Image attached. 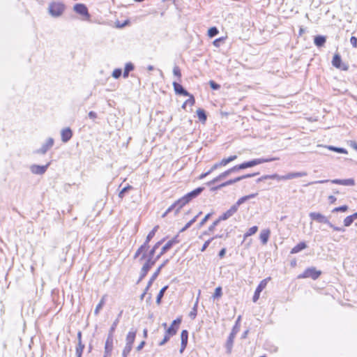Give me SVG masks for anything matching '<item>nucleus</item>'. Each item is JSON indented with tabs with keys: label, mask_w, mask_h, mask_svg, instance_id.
Segmentation results:
<instances>
[{
	"label": "nucleus",
	"mask_w": 357,
	"mask_h": 357,
	"mask_svg": "<svg viewBox=\"0 0 357 357\" xmlns=\"http://www.w3.org/2000/svg\"><path fill=\"white\" fill-rule=\"evenodd\" d=\"M236 333H237V331H236L235 328H234L232 329V331L230 333L229 336L228 337V339L227 340V344H226V347H227L228 353H230L231 351V348H232L233 343H234V340Z\"/></svg>",
	"instance_id": "18"
},
{
	"label": "nucleus",
	"mask_w": 357,
	"mask_h": 357,
	"mask_svg": "<svg viewBox=\"0 0 357 357\" xmlns=\"http://www.w3.org/2000/svg\"><path fill=\"white\" fill-rule=\"evenodd\" d=\"M350 43L354 47H357V38L355 36H351L350 38Z\"/></svg>",
	"instance_id": "59"
},
{
	"label": "nucleus",
	"mask_w": 357,
	"mask_h": 357,
	"mask_svg": "<svg viewBox=\"0 0 357 357\" xmlns=\"http://www.w3.org/2000/svg\"><path fill=\"white\" fill-rule=\"evenodd\" d=\"M309 216L312 220H315L318 222L325 223L327 224L328 225L330 224V221L328 220V219L320 213L311 212L309 214Z\"/></svg>",
	"instance_id": "8"
},
{
	"label": "nucleus",
	"mask_w": 357,
	"mask_h": 357,
	"mask_svg": "<svg viewBox=\"0 0 357 357\" xmlns=\"http://www.w3.org/2000/svg\"><path fill=\"white\" fill-rule=\"evenodd\" d=\"M222 287H218L215 288V292L213 294L212 297L213 299L219 298L222 296Z\"/></svg>",
	"instance_id": "41"
},
{
	"label": "nucleus",
	"mask_w": 357,
	"mask_h": 357,
	"mask_svg": "<svg viewBox=\"0 0 357 357\" xmlns=\"http://www.w3.org/2000/svg\"><path fill=\"white\" fill-rule=\"evenodd\" d=\"M275 160H276V159L273 158H257V159H254L252 160L248 161L247 162H248V167H254L255 165H260V164H262V163H264V162H271V161H273Z\"/></svg>",
	"instance_id": "14"
},
{
	"label": "nucleus",
	"mask_w": 357,
	"mask_h": 357,
	"mask_svg": "<svg viewBox=\"0 0 357 357\" xmlns=\"http://www.w3.org/2000/svg\"><path fill=\"white\" fill-rule=\"evenodd\" d=\"M214 239V238H211L210 239H208V241H206L202 248H201V252H204L206 250V249L208 248V246L209 245L210 243Z\"/></svg>",
	"instance_id": "55"
},
{
	"label": "nucleus",
	"mask_w": 357,
	"mask_h": 357,
	"mask_svg": "<svg viewBox=\"0 0 357 357\" xmlns=\"http://www.w3.org/2000/svg\"><path fill=\"white\" fill-rule=\"evenodd\" d=\"M73 9L77 13H78L82 16H85L86 17H89V16H90L87 7L83 3L75 4L74 6Z\"/></svg>",
	"instance_id": "12"
},
{
	"label": "nucleus",
	"mask_w": 357,
	"mask_h": 357,
	"mask_svg": "<svg viewBox=\"0 0 357 357\" xmlns=\"http://www.w3.org/2000/svg\"><path fill=\"white\" fill-rule=\"evenodd\" d=\"M249 199V197H241L236 204H234V206H236V208L238 209V207L240 205H241L243 203H244L245 201Z\"/></svg>",
	"instance_id": "47"
},
{
	"label": "nucleus",
	"mask_w": 357,
	"mask_h": 357,
	"mask_svg": "<svg viewBox=\"0 0 357 357\" xmlns=\"http://www.w3.org/2000/svg\"><path fill=\"white\" fill-rule=\"evenodd\" d=\"M64 8L65 6L62 3L52 2L49 4L48 13L52 17H58L63 14Z\"/></svg>",
	"instance_id": "1"
},
{
	"label": "nucleus",
	"mask_w": 357,
	"mask_h": 357,
	"mask_svg": "<svg viewBox=\"0 0 357 357\" xmlns=\"http://www.w3.org/2000/svg\"><path fill=\"white\" fill-rule=\"evenodd\" d=\"M168 262V259L165 260L158 268L157 270L153 273L152 276L151 277L149 284L151 285L153 281L157 278L158 275L160 274L161 269L166 265V264Z\"/></svg>",
	"instance_id": "23"
},
{
	"label": "nucleus",
	"mask_w": 357,
	"mask_h": 357,
	"mask_svg": "<svg viewBox=\"0 0 357 357\" xmlns=\"http://www.w3.org/2000/svg\"><path fill=\"white\" fill-rule=\"evenodd\" d=\"M258 230V227L257 226H253L250 227L247 232L244 234V239L248 238V236H250L253 234H255Z\"/></svg>",
	"instance_id": "34"
},
{
	"label": "nucleus",
	"mask_w": 357,
	"mask_h": 357,
	"mask_svg": "<svg viewBox=\"0 0 357 357\" xmlns=\"http://www.w3.org/2000/svg\"><path fill=\"white\" fill-rule=\"evenodd\" d=\"M209 84L210 86L214 90H218L220 87V86L218 84L215 83L214 81L212 80L209 82Z\"/></svg>",
	"instance_id": "57"
},
{
	"label": "nucleus",
	"mask_w": 357,
	"mask_h": 357,
	"mask_svg": "<svg viewBox=\"0 0 357 357\" xmlns=\"http://www.w3.org/2000/svg\"><path fill=\"white\" fill-rule=\"evenodd\" d=\"M168 287L167 286H165L164 287H162L160 291H159L157 297H156V303L158 305L160 304L161 303V299L164 296V294L165 292V291L167 289Z\"/></svg>",
	"instance_id": "33"
},
{
	"label": "nucleus",
	"mask_w": 357,
	"mask_h": 357,
	"mask_svg": "<svg viewBox=\"0 0 357 357\" xmlns=\"http://www.w3.org/2000/svg\"><path fill=\"white\" fill-rule=\"evenodd\" d=\"M136 335V331H130L127 336H126V345L131 346L132 347V344L135 341Z\"/></svg>",
	"instance_id": "26"
},
{
	"label": "nucleus",
	"mask_w": 357,
	"mask_h": 357,
	"mask_svg": "<svg viewBox=\"0 0 357 357\" xmlns=\"http://www.w3.org/2000/svg\"><path fill=\"white\" fill-rule=\"evenodd\" d=\"M170 337L167 336V335H165V337L163 340L159 342L160 346L164 345L166 342H167L169 340Z\"/></svg>",
	"instance_id": "62"
},
{
	"label": "nucleus",
	"mask_w": 357,
	"mask_h": 357,
	"mask_svg": "<svg viewBox=\"0 0 357 357\" xmlns=\"http://www.w3.org/2000/svg\"><path fill=\"white\" fill-rule=\"evenodd\" d=\"M119 322V317L117 319H116V320L113 322V324H112V326L110 327V329L109 331V334H111V335L113 337V334L116 330V328L118 325Z\"/></svg>",
	"instance_id": "44"
},
{
	"label": "nucleus",
	"mask_w": 357,
	"mask_h": 357,
	"mask_svg": "<svg viewBox=\"0 0 357 357\" xmlns=\"http://www.w3.org/2000/svg\"><path fill=\"white\" fill-rule=\"evenodd\" d=\"M203 190L204 188L199 187L195 189L194 190L187 193L183 197L185 199L184 201L187 202L188 203L190 202L192 199L197 197L199 195H200Z\"/></svg>",
	"instance_id": "10"
},
{
	"label": "nucleus",
	"mask_w": 357,
	"mask_h": 357,
	"mask_svg": "<svg viewBox=\"0 0 357 357\" xmlns=\"http://www.w3.org/2000/svg\"><path fill=\"white\" fill-rule=\"evenodd\" d=\"M148 248L145 247V245H142L136 251L134 258H137L140 255H142L139 258V261L141 262L142 260L145 259L147 255Z\"/></svg>",
	"instance_id": "17"
},
{
	"label": "nucleus",
	"mask_w": 357,
	"mask_h": 357,
	"mask_svg": "<svg viewBox=\"0 0 357 357\" xmlns=\"http://www.w3.org/2000/svg\"><path fill=\"white\" fill-rule=\"evenodd\" d=\"M84 349V344H83L82 342H78L77 346L76 347L77 357L82 356Z\"/></svg>",
	"instance_id": "37"
},
{
	"label": "nucleus",
	"mask_w": 357,
	"mask_h": 357,
	"mask_svg": "<svg viewBox=\"0 0 357 357\" xmlns=\"http://www.w3.org/2000/svg\"><path fill=\"white\" fill-rule=\"evenodd\" d=\"M321 271H317L314 268L306 269L303 274L298 275V278H310L315 280L319 277Z\"/></svg>",
	"instance_id": "3"
},
{
	"label": "nucleus",
	"mask_w": 357,
	"mask_h": 357,
	"mask_svg": "<svg viewBox=\"0 0 357 357\" xmlns=\"http://www.w3.org/2000/svg\"><path fill=\"white\" fill-rule=\"evenodd\" d=\"M271 231L268 229H263L259 235V238L263 245H266L268 241Z\"/></svg>",
	"instance_id": "21"
},
{
	"label": "nucleus",
	"mask_w": 357,
	"mask_h": 357,
	"mask_svg": "<svg viewBox=\"0 0 357 357\" xmlns=\"http://www.w3.org/2000/svg\"><path fill=\"white\" fill-rule=\"evenodd\" d=\"M318 146L324 147L330 151H335V152H337L339 153H344V154L348 153L347 149H345L344 148L336 147V146H331V145L330 146L318 145Z\"/></svg>",
	"instance_id": "24"
},
{
	"label": "nucleus",
	"mask_w": 357,
	"mask_h": 357,
	"mask_svg": "<svg viewBox=\"0 0 357 357\" xmlns=\"http://www.w3.org/2000/svg\"><path fill=\"white\" fill-rule=\"evenodd\" d=\"M211 216V213H208L207 215H206L205 217L199 223L198 227L199 228L202 227L206 222V221L210 218Z\"/></svg>",
	"instance_id": "52"
},
{
	"label": "nucleus",
	"mask_w": 357,
	"mask_h": 357,
	"mask_svg": "<svg viewBox=\"0 0 357 357\" xmlns=\"http://www.w3.org/2000/svg\"><path fill=\"white\" fill-rule=\"evenodd\" d=\"M173 73L175 76L178 77V79H180L181 77V70L178 66H175L173 68Z\"/></svg>",
	"instance_id": "51"
},
{
	"label": "nucleus",
	"mask_w": 357,
	"mask_h": 357,
	"mask_svg": "<svg viewBox=\"0 0 357 357\" xmlns=\"http://www.w3.org/2000/svg\"><path fill=\"white\" fill-rule=\"evenodd\" d=\"M188 340V332L187 330H183L181 332V343H183V344H187Z\"/></svg>",
	"instance_id": "35"
},
{
	"label": "nucleus",
	"mask_w": 357,
	"mask_h": 357,
	"mask_svg": "<svg viewBox=\"0 0 357 357\" xmlns=\"http://www.w3.org/2000/svg\"><path fill=\"white\" fill-rule=\"evenodd\" d=\"M146 260L144 265L142 266V268L145 269L146 271H149L151 268L155 264V262L158 261L155 257L153 258L150 256L146 255Z\"/></svg>",
	"instance_id": "20"
},
{
	"label": "nucleus",
	"mask_w": 357,
	"mask_h": 357,
	"mask_svg": "<svg viewBox=\"0 0 357 357\" xmlns=\"http://www.w3.org/2000/svg\"><path fill=\"white\" fill-rule=\"evenodd\" d=\"M231 173V172H230V169H229L228 170L222 172L219 176H218L217 177L214 178L212 181L208 182V185L214 184V183H217L218 181H219L223 179L224 178L227 177V176H229Z\"/></svg>",
	"instance_id": "25"
},
{
	"label": "nucleus",
	"mask_w": 357,
	"mask_h": 357,
	"mask_svg": "<svg viewBox=\"0 0 357 357\" xmlns=\"http://www.w3.org/2000/svg\"><path fill=\"white\" fill-rule=\"evenodd\" d=\"M189 96V98L187 100H185V102L183 103V105L182 106L183 108H185L186 105H192L195 103V98H194L193 96L190 94V96Z\"/></svg>",
	"instance_id": "46"
},
{
	"label": "nucleus",
	"mask_w": 357,
	"mask_h": 357,
	"mask_svg": "<svg viewBox=\"0 0 357 357\" xmlns=\"http://www.w3.org/2000/svg\"><path fill=\"white\" fill-rule=\"evenodd\" d=\"M353 222H354V220H353L351 215H349L344 218V225L345 227H349L352 224Z\"/></svg>",
	"instance_id": "49"
},
{
	"label": "nucleus",
	"mask_w": 357,
	"mask_h": 357,
	"mask_svg": "<svg viewBox=\"0 0 357 357\" xmlns=\"http://www.w3.org/2000/svg\"><path fill=\"white\" fill-rule=\"evenodd\" d=\"M224 40H225V38H224L223 37L216 38V39L213 42V45L215 47H220V43H222Z\"/></svg>",
	"instance_id": "54"
},
{
	"label": "nucleus",
	"mask_w": 357,
	"mask_h": 357,
	"mask_svg": "<svg viewBox=\"0 0 357 357\" xmlns=\"http://www.w3.org/2000/svg\"><path fill=\"white\" fill-rule=\"evenodd\" d=\"M326 37L323 36H317L314 38V43L317 47H322L326 43Z\"/></svg>",
	"instance_id": "30"
},
{
	"label": "nucleus",
	"mask_w": 357,
	"mask_h": 357,
	"mask_svg": "<svg viewBox=\"0 0 357 357\" xmlns=\"http://www.w3.org/2000/svg\"><path fill=\"white\" fill-rule=\"evenodd\" d=\"M268 279L269 278H266L260 282V283L257 286V287L255 290V294L253 296V298H252L253 302L255 303L257 301V300L259 298L260 293L263 291L264 289L266 288Z\"/></svg>",
	"instance_id": "9"
},
{
	"label": "nucleus",
	"mask_w": 357,
	"mask_h": 357,
	"mask_svg": "<svg viewBox=\"0 0 357 357\" xmlns=\"http://www.w3.org/2000/svg\"><path fill=\"white\" fill-rule=\"evenodd\" d=\"M184 200H185V199L182 197L181 198H180L179 199H178L176 202H174V204L176 206V209L175 211V214L176 215L178 213L179 210L183 206H184L185 204H188V202L184 201Z\"/></svg>",
	"instance_id": "29"
},
{
	"label": "nucleus",
	"mask_w": 357,
	"mask_h": 357,
	"mask_svg": "<svg viewBox=\"0 0 357 357\" xmlns=\"http://www.w3.org/2000/svg\"><path fill=\"white\" fill-rule=\"evenodd\" d=\"M50 165V162H48L45 165H32L30 166V171L33 174L42 175L45 173Z\"/></svg>",
	"instance_id": "6"
},
{
	"label": "nucleus",
	"mask_w": 357,
	"mask_h": 357,
	"mask_svg": "<svg viewBox=\"0 0 357 357\" xmlns=\"http://www.w3.org/2000/svg\"><path fill=\"white\" fill-rule=\"evenodd\" d=\"M221 220H219V218L214 221L213 224L208 227V231H205L204 234H209L213 232L215 228V227L219 224Z\"/></svg>",
	"instance_id": "40"
},
{
	"label": "nucleus",
	"mask_w": 357,
	"mask_h": 357,
	"mask_svg": "<svg viewBox=\"0 0 357 357\" xmlns=\"http://www.w3.org/2000/svg\"><path fill=\"white\" fill-rule=\"evenodd\" d=\"M132 349L131 346L126 345L122 353V357H127Z\"/></svg>",
	"instance_id": "50"
},
{
	"label": "nucleus",
	"mask_w": 357,
	"mask_h": 357,
	"mask_svg": "<svg viewBox=\"0 0 357 357\" xmlns=\"http://www.w3.org/2000/svg\"><path fill=\"white\" fill-rule=\"evenodd\" d=\"M54 145V139L50 137L47 139V142L43 144V146L38 150L36 151V153L45 154L50 149H51Z\"/></svg>",
	"instance_id": "13"
},
{
	"label": "nucleus",
	"mask_w": 357,
	"mask_h": 357,
	"mask_svg": "<svg viewBox=\"0 0 357 357\" xmlns=\"http://www.w3.org/2000/svg\"><path fill=\"white\" fill-rule=\"evenodd\" d=\"M61 140L63 142H68L73 137V132L70 128H66L61 131Z\"/></svg>",
	"instance_id": "15"
},
{
	"label": "nucleus",
	"mask_w": 357,
	"mask_h": 357,
	"mask_svg": "<svg viewBox=\"0 0 357 357\" xmlns=\"http://www.w3.org/2000/svg\"><path fill=\"white\" fill-rule=\"evenodd\" d=\"M271 179H276L278 181L284 180V176H280L277 174L271 175Z\"/></svg>",
	"instance_id": "58"
},
{
	"label": "nucleus",
	"mask_w": 357,
	"mask_h": 357,
	"mask_svg": "<svg viewBox=\"0 0 357 357\" xmlns=\"http://www.w3.org/2000/svg\"><path fill=\"white\" fill-rule=\"evenodd\" d=\"M307 248V245L305 242H301L298 244H297L296 246H294L291 250V254H296L303 250Z\"/></svg>",
	"instance_id": "27"
},
{
	"label": "nucleus",
	"mask_w": 357,
	"mask_h": 357,
	"mask_svg": "<svg viewBox=\"0 0 357 357\" xmlns=\"http://www.w3.org/2000/svg\"><path fill=\"white\" fill-rule=\"evenodd\" d=\"M134 69V66L131 63H128L126 64L124 71H123V77H127L128 76L129 73Z\"/></svg>",
	"instance_id": "32"
},
{
	"label": "nucleus",
	"mask_w": 357,
	"mask_h": 357,
	"mask_svg": "<svg viewBox=\"0 0 357 357\" xmlns=\"http://www.w3.org/2000/svg\"><path fill=\"white\" fill-rule=\"evenodd\" d=\"M131 188H132V186L130 185H128L127 186L124 187L119 193V198L123 199V197L125 195V193L127 192Z\"/></svg>",
	"instance_id": "45"
},
{
	"label": "nucleus",
	"mask_w": 357,
	"mask_h": 357,
	"mask_svg": "<svg viewBox=\"0 0 357 357\" xmlns=\"http://www.w3.org/2000/svg\"><path fill=\"white\" fill-rule=\"evenodd\" d=\"M327 182H331L334 184L347 185V186H354L355 185V181L353 178L316 181L310 183V185L314 184V183H327Z\"/></svg>",
	"instance_id": "2"
},
{
	"label": "nucleus",
	"mask_w": 357,
	"mask_h": 357,
	"mask_svg": "<svg viewBox=\"0 0 357 357\" xmlns=\"http://www.w3.org/2000/svg\"><path fill=\"white\" fill-rule=\"evenodd\" d=\"M181 323V318H177L174 320L172 325L167 329L165 335L169 337L174 336L176 334L179 325Z\"/></svg>",
	"instance_id": "4"
},
{
	"label": "nucleus",
	"mask_w": 357,
	"mask_h": 357,
	"mask_svg": "<svg viewBox=\"0 0 357 357\" xmlns=\"http://www.w3.org/2000/svg\"><path fill=\"white\" fill-rule=\"evenodd\" d=\"M201 214V212L195 215L192 220H190L181 230L180 232H183L187 229H188L196 220L199 215Z\"/></svg>",
	"instance_id": "36"
},
{
	"label": "nucleus",
	"mask_w": 357,
	"mask_h": 357,
	"mask_svg": "<svg viewBox=\"0 0 357 357\" xmlns=\"http://www.w3.org/2000/svg\"><path fill=\"white\" fill-rule=\"evenodd\" d=\"M197 114L199 119L202 122H205L206 121L207 116H206V112L204 109H197Z\"/></svg>",
	"instance_id": "31"
},
{
	"label": "nucleus",
	"mask_w": 357,
	"mask_h": 357,
	"mask_svg": "<svg viewBox=\"0 0 357 357\" xmlns=\"http://www.w3.org/2000/svg\"><path fill=\"white\" fill-rule=\"evenodd\" d=\"M154 236V231H150L146 236L145 242L142 245H145V247L149 249V243L153 238Z\"/></svg>",
	"instance_id": "43"
},
{
	"label": "nucleus",
	"mask_w": 357,
	"mask_h": 357,
	"mask_svg": "<svg viewBox=\"0 0 357 357\" xmlns=\"http://www.w3.org/2000/svg\"><path fill=\"white\" fill-rule=\"evenodd\" d=\"M332 64L334 67L342 70H347L349 69L348 65L342 62V59L339 54H335L333 56Z\"/></svg>",
	"instance_id": "5"
},
{
	"label": "nucleus",
	"mask_w": 357,
	"mask_h": 357,
	"mask_svg": "<svg viewBox=\"0 0 357 357\" xmlns=\"http://www.w3.org/2000/svg\"><path fill=\"white\" fill-rule=\"evenodd\" d=\"M178 243L177 236H175L172 239L169 240L161 249L160 252L155 257V259L158 260L162 255H163L167 250H169L174 244Z\"/></svg>",
	"instance_id": "7"
},
{
	"label": "nucleus",
	"mask_w": 357,
	"mask_h": 357,
	"mask_svg": "<svg viewBox=\"0 0 357 357\" xmlns=\"http://www.w3.org/2000/svg\"><path fill=\"white\" fill-rule=\"evenodd\" d=\"M350 146H351L354 149L357 151V142L355 141H350L349 142Z\"/></svg>",
	"instance_id": "64"
},
{
	"label": "nucleus",
	"mask_w": 357,
	"mask_h": 357,
	"mask_svg": "<svg viewBox=\"0 0 357 357\" xmlns=\"http://www.w3.org/2000/svg\"><path fill=\"white\" fill-rule=\"evenodd\" d=\"M258 174H259V172L254 173V174H245V175H243V176H238V178H241V180H243L244 178L252 177V176H255L258 175Z\"/></svg>",
	"instance_id": "60"
},
{
	"label": "nucleus",
	"mask_w": 357,
	"mask_h": 357,
	"mask_svg": "<svg viewBox=\"0 0 357 357\" xmlns=\"http://www.w3.org/2000/svg\"><path fill=\"white\" fill-rule=\"evenodd\" d=\"M172 84L176 94L183 95L184 96H190V93L180 84L174 82Z\"/></svg>",
	"instance_id": "19"
},
{
	"label": "nucleus",
	"mask_w": 357,
	"mask_h": 357,
	"mask_svg": "<svg viewBox=\"0 0 357 357\" xmlns=\"http://www.w3.org/2000/svg\"><path fill=\"white\" fill-rule=\"evenodd\" d=\"M328 226L332 228L333 230L335 231H344V229L343 227H336L334 225H333L331 222H330V224L328 225Z\"/></svg>",
	"instance_id": "56"
},
{
	"label": "nucleus",
	"mask_w": 357,
	"mask_h": 357,
	"mask_svg": "<svg viewBox=\"0 0 357 357\" xmlns=\"http://www.w3.org/2000/svg\"><path fill=\"white\" fill-rule=\"evenodd\" d=\"M219 33L218 29L215 26L211 27L208 31V36L210 38H213L217 36Z\"/></svg>",
	"instance_id": "39"
},
{
	"label": "nucleus",
	"mask_w": 357,
	"mask_h": 357,
	"mask_svg": "<svg viewBox=\"0 0 357 357\" xmlns=\"http://www.w3.org/2000/svg\"><path fill=\"white\" fill-rule=\"evenodd\" d=\"M238 209L236 208V206H234L233 205L229 210H227L226 212H225L222 215H221L219 217V220L223 221L229 219L234 213H236Z\"/></svg>",
	"instance_id": "16"
},
{
	"label": "nucleus",
	"mask_w": 357,
	"mask_h": 357,
	"mask_svg": "<svg viewBox=\"0 0 357 357\" xmlns=\"http://www.w3.org/2000/svg\"><path fill=\"white\" fill-rule=\"evenodd\" d=\"M161 243H162V241L156 243L155 244V245L152 248V249L149 251L148 256H150V257L154 258L153 257H154L155 252L159 248V246L160 245Z\"/></svg>",
	"instance_id": "42"
},
{
	"label": "nucleus",
	"mask_w": 357,
	"mask_h": 357,
	"mask_svg": "<svg viewBox=\"0 0 357 357\" xmlns=\"http://www.w3.org/2000/svg\"><path fill=\"white\" fill-rule=\"evenodd\" d=\"M241 181V178H239L238 177H236V178H234V179H230L225 183H222V184L218 185L217 187H215L214 189L215 190H219V189H221L223 187H225V186H227V185H231V184H234L238 181Z\"/></svg>",
	"instance_id": "28"
},
{
	"label": "nucleus",
	"mask_w": 357,
	"mask_h": 357,
	"mask_svg": "<svg viewBox=\"0 0 357 357\" xmlns=\"http://www.w3.org/2000/svg\"><path fill=\"white\" fill-rule=\"evenodd\" d=\"M122 74V71L120 68L115 69L112 73V77L115 79H118Z\"/></svg>",
	"instance_id": "53"
},
{
	"label": "nucleus",
	"mask_w": 357,
	"mask_h": 357,
	"mask_svg": "<svg viewBox=\"0 0 357 357\" xmlns=\"http://www.w3.org/2000/svg\"><path fill=\"white\" fill-rule=\"evenodd\" d=\"M348 210V206L347 205L341 206L339 207H336L332 210L333 213L335 212H345Z\"/></svg>",
	"instance_id": "48"
},
{
	"label": "nucleus",
	"mask_w": 357,
	"mask_h": 357,
	"mask_svg": "<svg viewBox=\"0 0 357 357\" xmlns=\"http://www.w3.org/2000/svg\"><path fill=\"white\" fill-rule=\"evenodd\" d=\"M306 172H291L286 175H284V180L293 179L295 178L303 177L307 176Z\"/></svg>",
	"instance_id": "22"
},
{
	"label": "nucleus",
	"mask_w": 357,
	"mask_h": 357,
	"mask_svg": "<svg viewBox=\"0 0 357 357\" xmlns=\"http://www.w3.org/2000/svg\"><path fill=\"white\" fill-rule=\"evenodd\" d=\"M149 271H146L145 269L142 268L140 272V276L139 279V282L142 280L147 274Z\"/></svg>",
	"instance_id": "61"
},
{
	"label": "nucleus",
	"mask_w": 357,
	"mask_h": 357,
	"mask_svg": "<svg viewBox=\"0 0 357 357\" xmlns=\"http://www.w3.org/2000/svg\"><path fill=\"white\" fill-rule=\"evenodd\" d=\"M105 296H103L101 300L100 301L99 303L97 305L95 310H94V314L96 315H98L100 310L102 309V307H103V305H105Z\"/></svg>",
	"instance_id": "38"
},
{
	"label": "nucleus",
	"mask_w": 357,
	"mask_h": 357,
	"mask_svg": "<svg viewBox=\"0 0 357 357\" xmlns=\"http://www.w3.org/2000/svg\"><path fill=\"white\" fill-rule=\"evenodd\" d=\"M88 115L90 119L93 120L97 118V114L93 111L89 112Z\"/></svg>",
	"instance_id": "63"
},
{
	"label": "nucleus",
	"mask_w": 357,
	"mask_h": 357,
	"mask_svg": "<svg viewBox=\"0 0 357 357\" xmlns=\"http://www.w3.org/2000/svg\"><path fill=\"white\" fill-rule=\"evenodd\" d=\"M113 349V337L111 334H108L105 345L104 357H109L111 355Z\"/></svg>",
	"instance_id": "11"
}]
</instances>
